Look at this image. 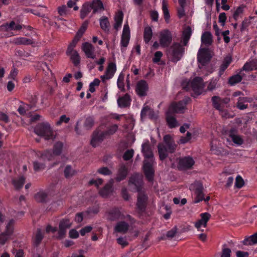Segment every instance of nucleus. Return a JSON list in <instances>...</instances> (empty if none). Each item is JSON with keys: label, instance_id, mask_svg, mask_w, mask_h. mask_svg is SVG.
Returning <instances> with one entry per match:
<instances>
[{"label": "nucleus", "instance_id": "nucleus-1", "mask_svg": "<svg viewBox=\"0 0 257 257\" xmlns=\"http://www.w3.org/2000/svg\"><path fill=\"white\" fill-rule=\"evenodd\" d=\"M142 151L145 158L143 166L144 171L146 178L149 181H151L154 178V171L153 168V165L154 158L148 141L145 142L142 145Z\"/></svg>", "mask_w": 257, "mask_h": 257}, {"label": "nucleus", "instance_id": "nucleus-2", "mask_svg": "<svg viewBox=\"0 0 257 257\" xmlns=\"http://www.w3.org/2000/svg\"><path fill=\"white\" fill-rule=\"evenodd\" d=\"M186 102L181 101L178 103L173 102L170 105L166 112V121L170 128H173L179 126V123L177 121L174 114L176 113H182L185 108Z\"/></svg>", "mask_w": 257, "mask_h": 257}, {"label": "nucleus", "instance_id": "nucleus-3", "mask_svg": "<svg viewBox=\"0 0 257 257\" xmlns=\"http://www.w3.org/2000/svg\"><path fill=\"white\" fill-rule=\"evenodd\" d=\"M164 144L158 145L159 157L161 160L167 158L169 153H173L176 150V145L169 135H166L163 138Z\"/></svg>", "mask_w": 257, "mask_h": 257}, {"label": "nucleus", "instance_id": "nucleus-4", "mask_svg": "<svg viewBox=\"0 0 257 257\" xmlns=\"http://www.w3.org/2000/svg\"><path fill=\"white\" fill-rule=\"evenodd\" d=\"M35 133L43 137L46 140H53L55 138L54 132L47 122H43L39 124L35 128Z\"/></svg>", "mask_w": 257, "mask_h": 257}, {"label": "nucleus", "instance_id": "nucleus-5", "mask_svg": "<svg viewBox=\"0 0 257 257\" xmlns=\"http://www.w3.org/2000/svg\"><path fill=\"white\" fill-rule=\"evenodd\" d=\"M183 49L180 44L174 43L168 50L167 55L171 61L176 63L183 55Z\"/></svg>", "mask_w": 257, "mask_h": 257}, {"label": "nucleus", "instance_id": "nucleus-6", "mask_svg": "<svg viewBox=\"0 0 257 257\" xmlns=\"http://www.w3.org/2000/svg\"><path fill=\"white\" fill-rule=\"evenodd\" d=\"M228 136L227 141L232 142L233 145L236 146H240L244 143L243 136L239 135L237 130L236 129H230L228 132Z\"/></svg>", "mask_w": 257, "mask_h": 257}, {"label": "nucleus", "instance_id": "nucleus-7", "mask_svg": "<svg viewBox=\"0 0 257 257\" xmlns=\"http://www.w3.org/2000/svg\"><path fill=\"white\" fill-rule=\"evenodd\" d=\"M159 43L162 47H168L171 44L172 40V36L171 32L165 29L159 33Z\"/></svg>", "mask_w": 257, "mask_h": 257}, {"label": "nucleus", "instance_id": "nucleus-8", "mask_svg": "<svg viewBox=\"0 0 257 257\" xmlns=\"http://www.w3.org/2000/svg\"><path fill=\"white\" fill-rule=\"evenodd\" d=\"M200 218L194 222V226L198 231H203V228H205L207 223L209 220L211 215L207 212L202 213L200 214Z\"/></svg>", "mask_w": 257, "mask_h": 257}, {"label": "nucleus", "instance_id": "nucleus-9", "mask_svg": "<svg viewBox=\"0 0 257 257\" xmlns=\"http://www.w3.org/2000/svg\"><path fill=\"white\" fill-rule=\"evenodd\" d=\"M51 155L50 152H46L45 154L42 155L38 159L34 162V169L35 171H40L44 169L45 167V161L52 160L49 156Z\"/></svg>", "mask_w": 257, "mask_h": 257}, {"label": "nucleus", "instance_id": "nucleus-10", "mask_svg": "<svg viewBox=\"0 0 257 257\" xmlns=\"http://www.w3.org/2000/svg\"><path fill=\"white\" fill-rule=\"evenodd\" d=\"M211 58L210 51L207 49H200L197 55L198 61L202 65L208 62Z\"/></svg>", "mask_w": 257, "mask_h": 257}, {"label": "nucleus", "instance_id": "nucleus-11", "mask_svg": "<svg viewBox=\"0 0 257 257\" xmlns=\"http://www.w3.org/2000/svg\"><path fill=\"white\" fill-rule=\"evenodd\" d=\"M190 86L197 95L201 94L204 88V84L201 77H195L190 83Z\"/></svg>", "mask_w": 257, "mask_h": 257}, {"label": "nucleus", "instance_id": "nucleus-12", "mask_svg": "<svg viewBox=\"0 0 257 257\" xmlns=\"http://www.w3.org/2000/svg\"><path fill=\"white\" fill-rule=\"evenodd\" d=\"M116 71V66L115 63L110 62L106 69L105 74L101 76L100 78L103 82L111 79Z\"/></svg>", "mask_w": 257, "mask_h": 257}, {"label": "nucleus", "instance_id": "nucleus-13", "mask_svg": "<svg viewBox=\"0 0 257 257\" xmlns=\"http://www.w3.org/2000/svg\"><path fill=\"white\" fill-rule=\"evenodd\" d=\"M130 39V30L128 24L126 23L124 26L122 31V33L121 38L120 44L121 46V50L123 48H126L129 43Z\"/></svg>", "mask_w": 257, "mask_h": 257}, {"label": "nucleus", "instance_id": "nucleus-14", "mask_svg": "<svg viewBox=\"0 0 257 257\" xmlns=\"http://www.w3.org/2000/svg\"><path fill=\"white\" fill-rule=\"evenodd\" d=\"M190 189L194 191V193L196 195L194 201L195 203H198L203 200V187L200 183L197 182L191 185Z\"/></svg>", "mask_w": 257, "mask_h": 257}, {"label": "nucleus", "instance_id": "nucleus-15", "mask_svg": "<svg viewBox=\"0 0 257 257\" xmlns=\"http://www.w3.org/2000/svg\"><path fill=\"white\" fill-rule=\"evenodd\" d=\"M82 50L87 58L92 59H95V48L91 44L88 42L83 43L82 45Z\"/></svg>", "mask_w": 257, "mask_h": 257}, {"label": "nucleus", "instance_id": "nucleus-16", "mask_svg": "<svg viewBox=\"0 0 257 257\" xmlns=\"http://www.w3.org/2000/svg\"><path fill=\"white\" fill-rule=\"evenodd\" d=\"M114 183L113 179H110L108 182L99 191V194L102 197L106 198L110 195L113 192L112 186Z\"/></svg>", "mask_w": 257, "mask_h": 257}, {"label": "nucleus", "instance_id": "nucleus-17", "mask_svg": "<svg viewBox=\"0 0 257 257\" xmlns=\"http://www.w3.org/2000/svg\"><path fill=\"white\" fill-rule=\"evenodd\" d=\"M212 101L213 106L218 110L222 117H228L227 113L223 110V105L221 102V98L218 96H213L212 97Z\"/></svg>", "mask_w": 257, "mask_h": 257}, {"label": "nucleus", "instance_id": "nucleus-18", "mask_svg": "<svg viewBox=\"0 0 257 257\" xmlns=\"http://www.w3.org/2000/svg\"><path fill=\"white\" fill-rule=\"evenodd\" d=\"M148 89L147 82L145 80H141L137 84L136 91L139 96H144L147 95Z\"/></svg>", "mask_w": 257, "mask_h": 257}, {"label": "nucleus", "instance_id": "nucleus-19", "mask_svg": "<svg viewBox=\"0 0 257 257\" xmlns=\"http://www.w3.org/2000/svg\"><path fill=\"white\" fill-rule=\"evenodd\" d=\"M105 138L104 132L95 131L93 135L91 144L93 147H95L98 146Z\"/></svg>", "mask_w": 257, "mask_h": 257}, {"label": "nucleus", "instance_id": "nucleus-20", "mask_svg": "<svg viewBox=\"0 0 257 257\" xmlns=\"http://www.w3.org/2000/svg\"><path fill=\"white\" fill-rule=\"evenodd\" d=\"M194 164V161L191 157H185L180 159L178 161V167L181 169L190 168Z\"/></svg>", "mask_w": 257, "mask_h": 257}, {"label": "nucleus", "instance_id": "nucleus-21", "mask_svg": "<svg viewBox=\"0 0 257 257\" xmlns=\"http://www.w3.org/2000/svg\"><path fill=\"white\" fill-rule=\"evenodd\" d=\"M148 197L143 192H139L138 196L137 206L138 208L141 210L143 211L145 209Z\"/></svg>", "mask_w": 257, "mask_h": 257}, {"label": "nucleus", "instance_id": "nucleus-22", "mask_svg": "<svg viewBox=\"0 0 257 257\" xmlns=\"http://www.w3.org/2000/svg\"><path fill=\"white\" fill-rule=\"evenodd\" d=\"M210 151L212 154L220 155L224 153L220 144L217 140H213L210 144Z\"/></svg>", "mask_w": 257, "mask_h": 257}, {"label": "nucleus", "instance_id": "nucleus-23", "mask_svg": "<svg viewBox=\"0 0 257 257\" xmlns=\"http://www.w3.org/2000/svg\"><path fill=\"white\" fill-rule=\"evenodd\" d=\"M123 18V14L122 11H118L114 15V24L113 26L114 29L117 31L121 27Z\"/></svg>", "mask_w": 257, "mask_h": 257}, {"label": "nucleus", "instance_id": "nucleus-24", "mask_svg": "<svg viewBox=\"0 0 257 257\" xmlns=\"http://www.w3.org/2000/svg\"><path fill=\"white\" fill-rule=\"evenodd\" d=\"M142 176L138 174L133 175L131 177L129 181V184L134 185L138 191H139L140 188L142 186Z\"/></svg>", "mask_w": 257, "mask_h": 257}, {"label": "nucleus", "instance_id": "nucleus-25", "mask_svg": "<svg viewBox=\"0 0 257 257\" xmlns=\"http://www.w3.org/2000/svg\"><path fill=\"white\" fill-rule=\"evenodd\" d=\"M23 28V26L14 21H12L10 23H7L2 26V29L6 31L12 30H20Z\"/></svg>", "mask_w": 257, "mask_h": 257}, {"label": "nucleus", "instance_id": "nucleus-26", "mask_svg": "<svg viewBox=\"0 0 257 257\" xmlns=\"http://www.w3.org/2000/svg\"><path fill=\"white\" fill-rule=\"evenodd\" d=\"M141 117H145L148 115L151 119H155L157 117L156 114L148 106L145 105L142 109L141 113Z\"/></svg>", "mask_w": 257, "mask_h": 257}, {"label": "nucleus", "instance_id": "nucleus-27", "mask_svg": "<svg viewBox=\"0 0 257 257\" xmlns=\"http://www.w3.org/2000/svg\"><path fill=\"white\" fill-rule=\"evenodd\" d=\"M93 10V13L95 14L104 10L103 4L100 0H93L90 3Z\"/></svg>", "mask_w": 257, "mask_h": 257}, {"label": "nucleus", "instance_id": "nucleus-28", "mask_svg": "<svg viewBox=\"0 0 257 257\" xmlns=\"http://www.w3.org/2000/svg\"><path fill=\"white\" fill-rule=\"evenodd\" d=\"M131 98L128 94H126L123 96L117 99V104L120 107H125L130 105L131 103Z\"/></svg>", "mask_w": 257, "mask_h": 257}, {"label": "nucleus", "instance_id": "nucleus-29", "mask_svg": "<svg viewBox=\"0 0 257 257\" xmlns=\"http://www.w3.org/2000/svg\"><path fill=\"white\" fill-rule=\"evenodd\" d=\"M127 174V169L124 166H121L116 174V176L115 177V180L117 182H119L123 179H124Z\"/></svg>", "mask_w": 257, "mask_h": 257}, {"label": "nucleus", "instance_id": "nucleus-30", "mask_svg": "<svg viewBox=\"0 0 257 257\" xmlns=\"http://www.w3.org/2000/svg\"><path fill=\"white\" fill-rule=\"evenodd\" d=\"M92 10V7L90 3H87L84 4L80 11V17L83 19L87 17Z\"/></svg>", "mask_w": 257, "mask_h": 257}, {"label": "nucleus", "instance_id": "nucleus-31", "mask_svg": "<svg viewBox=\"0 0 257 257\" xmlns=\"http://www.w3.org/2000/svg\"><path fill=\"white\" fill-rule=\"evenodd\" d=\"M201 42L206 46H209L212 42V37L211 34L209 32H205L201 36Z\"/></svg>", "mask_w": 257, "mask_h": 257}, {"label": "nucleus", "instance_id": "nucleus-32", "mask_svg": "<svg viewBox=\"0 0 257 257\" xmlns=\"http://www.w3.org/2000/svg\"><path fill=\"white\" fill-rule=\"evenodd\" d=\"M13 43L16 45H30L33 44V41L25 37H17L13 39Z\"/></svg>", "mask_w": 257, "mask_h": 257}, {"label": "nucleus", "instance_id": "nucleus-33", "mask_svg": "<svg viewBox=\"0 0 257 257\" xmlns=\"http://www.w3.org/2000/svg\"><path fill=\"white\" fill-rule=\"evenodd\" d=\"M63 148V144L61 142H57L54 146V148L53 152L51 151H47V152H50L51 155L49 156L51 159H53L55 156H57L60 154L62 149Z\"/></svg>", "mask_w": 257, "mask_h": 257}, {"label": "nucleus", "instance_id": "nucleus-34", "mask_svg": "<svg viewBox=\"0 0 257 257\" xmlns=\"http://www.w3.org/2000/svg\"><path fill=\"white\" fill-rule=\"evenodd\" d=\"M242 69L245 71H252L257 69V59L247 62L244 65Z\"/></svg>", "mask_w": 257, "mask_h": 257}, {"label": "nucleus", "instance_id": "nucleus-35", "mask_svg": "<svg viewBox=\"0 0 257 257\" xmlns=\"http://www.w3.org/2000/svg\"><path fill=\"white\" fill-rule=\"evenodd\" d=\"M67 54L70 57L71 61L75 65H77L80 63V58L78 53L75 51L67 52Z\"/></svg>", "mask_w": 257, "mask_h": 257}, {"label": "nucleus", "instance_id": "nucleus-36", "mask_svg": "<svg viewBox=\"0 0 257 257\" xmlns=\"http://www.w3.org/2000/svg\"><path fill=\"white\" fill-rule=\"evenodd\" d=\"M128 229V225L124 221L118 222L115 226L114 230L116 232L125 233Z\"/></svg>", "mask_w": 257, "mask_h": 257}, {"label": "nucleus", "instance_id": "nucleus-37", "mask_svg": "<svg viewBox=\"0 0 257 257\" xmlns=\"http://www.w3.org/2000/svg\"><path fill=\"white\" fill-rule=\"evenodd\" d=\"M153 36L152 29L150 26H146L144 28V40L146 43H148Z\"/></svg>", "mask_w": 257, "mask_h": 257}, {"label": "nucleus", "instance_id": "nucleus-38", "mask_svg": "<svg viewBox=\"0 0 257 257\" xmlns=\"http://www.w3.org/2000/svg\"><path fill=\"white\" fill-rule=\"evenodd\" d=\"M35 199L38 202H45L48 199V195L45 192L40 191L35 194Z\"/></svg>", "mask_w": 257, "mask_h": 257}, {"label": "nucleus", "instance_id": "nucleus-39", "mask_svg": "<svg viewBox=\"0 0 257 257\" xmlns=\"http://www.w3.org/2000/svg\"><path fill=\"white\" fill-rule=\"evenodd\" d=\"M25 181V178L22 176L14 179L12 183L16 189H19L23 186Z\"/></svg>", "mask_w": 257, "mask_h": 257}, {"label": "nucleus", "instance_id": "nucleus-40", "mask_svg": "<svg viewBox=\"0 0 257 257\" xmlns=\"http://www.w3.org/2000/svg\"><path fill=\"white\" fill-rule=\"evenodd\" d=\"M249 101V99L247 97L240 96L238 99L236 106L238 109L240 110H243L247 108V105L245 104L244 103Z\"/></svg>", "mask_w": 257, "mask_h": 257}, {"label": "nucleus", "instance_id": "nucleus-41", "mask_svg": "<svg viewBox=\"0 0 257 257\" xmlns=\"http://www.w3.org/2000/svg\"><path fill=\"white\" fill-rule=\"evenodd\" d=\"M243 243L244 245H251L257 243V232L255 234L245 238Z\"/></svg>", "mask_w": 257, "mask_h": 257}, {"label": "nucleus", "instance_id": "nucleus-42", "mask_svg": "<svg viewBox=\"0 0 257 257\" xmlns=\"http://www.w3.org/2000/svg\"><path fill=\"white\" fill-rule=\"evenodd\" d=\"M121 213L118 209H115L109 212L107 218L109 220H113L121 218Z\"/></svg>", "mask_w": 257, "mask_h": 257}, {"label": "nucleus", "instance_id": "nucleus-43", "mask_svg": "<svg viewBox=\"0 0 257 257\" xmlns=\"http://www.w3.org/2000/svg\"><path fill=\"white\" fill-rule=\"evenodd\" d=\"M101 28L104 31H108L110 27V24L108 18L105 17H102L99 20Z\"/></svg>", "mask_w": 257, "mask_h": 257}, {"label": "nucleus", "instance_id": "nucleus-44", "mask_svg": "<svg viewBox=\"0 0 257 257\" xmlns=\"http://www.w3.org/2000/svg\"><path fill=\"white\" fill-rule=\"evenodd\" d=\"M231 58L229 56L226 57L224 61H223L222 64L220 66V70L219 71V75L221 76L223 73L224 71L227 68L229 64L231 63Z\"/></svg>", "mask_w": 257, "mask_h": 257}, {"label": "nucleus", "instance_id": "nucleus-45", "mask_svg": "<svg viewBox=\"0 0 257 257\" xmlns=\"http://www.w3.org/2000/svg\"><path fill=\"white\" fill-rule=\"evenodd\" d=\"M15 221L14 219L10 220L7 224L5 232L8 235H11L14 232V225Z\"/></svg>", "mask_w": 257, "mask_h": 257}, {"label": "nucleus", "instance_id": "nucleus-46", "mask_svg": "<svg viewBox=\"0 0 257 257\" xmlns=\"http://www.w3.org/2000/svg\"><path fill=\"white\" fill-rule=\"evenodd\" d=\"M65 176L66 178H69L73 176L76 173V171L70 165H67L64 171Z\"/></svg>", "mask_w": 257, "mask_h": 257}, {"label": "nucleus", "instance_id": "nucleus-47", "mask_svg": "<svg viewBox=\"0 0 257 257\" xmlns=\"http://www.w3.org/2000/svg\"><path fill=\"white\" fill-rule=\"evenodd\" d=\"M192 31L189 27H187L183 32V43L185 45L188 43L191 35Z\"/></svg>", "mask_w": 257, "mask_h": 257}, {"label": "nucleus", "instance_id": "nucleus-48", "mask_svg": "<svg viewBox=\"0 0 257 257\" xmlns=\"http://www.w3.org/2000/svg\"><path fill=\"white\" fill-rule=\"evenodd\" d=\"M162 11L165 20L167 23H168L170 19V15L167 4L164 0L162 2Z\"/></svg>", "mask_w": 257, "mask_h": 257}, {"label": "nucleus", "instance_id": "nucleus-49", "mask_svg": "<svg viewBox=\"0 0 257 257\" xmlns=\"http://www.w3.org/2000/svg\"><path fill=\"white\" fill-rule=\"evenodd\" d=\"M43 238V234L41 229H38L37 230V232L33 238L34 243L36 245H38L41 242V241H42Z\"/></svg>", "mask_w": 257, "mask_h": 257}, {"label": "nucleus", "instance_id": "nucleus-50", "mask_svg": "<svg viewBox=\"0 0 257 257\" xmlns=\"http://www.w3.org/2000/svg\"><path fill=\"white\" fill-rule=\"evenodd\" d=\"M231 253V249L227 247V244H223L220 257H230Z\"/></svg>", "mask_w": 257, "mask_h": 257}, {"label": "nucleus", "instance_id": "nucleus-51", "mask_svg": "<svg viewBox=\"0 0 257 257\" xmlns=\"http://www.w3.org/2000/svg\"><path fill=\"white\" fill-rule=\"evenodd\" d=\"M241 80L242 77L239 74H236L229 78L228 83L231 85H233L237 83L240 82Z\"/></svg>", "mask_w": 257, "mask_h": 257}, {"label": "nucleus", "instance_id": "nucleus-52", "mask_svg": "<svg viewBox=\"0 0 257 257\" xmlns=\"http://www.w3.org/2000/svg\"><path fill=\"white\" fill-rule=\"evenodd\" d=\"M118 130V125L113 124L109 126L107 131L103 132L105 134V137L114 134Z\"/></svg>", "mask_w": 257, "mask_h": 257}, {"label": "nucleus", "instance_id": "nucleus-53", "mask_svg": "<svg viewBox=\"0 0 257 257\" xmlns=\"http://www.w3.org/2000/svg\"><path fill=\"white\" fill-rule=\"evenodd\" d=\"M71 224L72 223L69 219H64L60 221L59 227V228H64V229L67 230L71 227Z\"/></svg>", "mask_w": 257, "mask_h": 257}, {"label": "nucleus", "instance_id": "nucleus-54", "mask_svg": "<svg viewBox=\"0 0 257 257\" xmlns=\"http://www.w3.org/2000/svg\"><path fill=\"white\" fill-rule=\"evenodd\" d=\"M59 15L61 16H66L70 13L69 8L65 5H63L58 8Z\"/></svg>", "mask_w": 257, "mask_h": 257}, {"label": "nucleus", "instance_id": "nucleus-55", "mask_svg": "<svg viewBox=\"0 0 257 257\" xmlns=\"http://www.w3.org/2000/svg\"><path fill=\"white\" fill-rule=\"evenodd\" d=\"M244 185V181L243 178L240 176L238 175L235 178L234 187L240 189Z\"/></svg>", "mask_w": 257, "mask_h": 257}, {"label": "nucleus", "instance_id": "nucleus-56", "mask_svg": "<svg viewBox=\"0 0 257 257\" xmlns=\"http://www.w3.org/2000/svg\"><path fill=\"white\" fill-rule=\"evenodd\" d=\"M94 125V120L91 117H88L86 118L84 123V127L85 130H88L90 129Z\"/></svg>", "mask_w": 257, "mask_h": 257}, {"label": "nucleus", "instance_id": "nucleus-57", "mask_svg": "<svg viewBox=\"0 0 257 257\" xmlns=\"http://www.w3.org/2000/svg\"><path fill=\"white\" fill-rule=\"evenodd\" d=\"M80 38L78 37V36H76L74 39L73 40L72 42L70 43V44L69 45L67 52H70L72 51H75L74 48L76 46L77 43L79 41Z\"/></svg>", "mask_w": 257, "mask_h": 257}, {"label": "nucleus", "instance_id": "nucleus-58", "mask_svg": "<svg viewBox=\"0 0 257 257\" xmlns=\"http://www.w3.org/2000/svg\"><path fill=\"white\" fill-rule=\"evenodd\" d=\"M87 27L88 22H85L78 30L76 36H78L79 38H81L84 33V32H85L86 30L87 29Z\"/></svg>", "mask_w": 257, "mask_h": 257}, {"label": "nucleus", "instance_id": "nucleus-59", "mask_svg": "<svg viewBox=\"0 0 257 257\" xmlns=\"http://www.w3.org/2000/svg\"><path fill=\"white\" fill-rule=\"evenodd\" d=\"M134 152L133 150H127L123 156V158L124 160L127 161L131 159L134 156Z\"/></svg>", "mask_w": 257, "mask_h": 257}, {"label": "nucleus", "instance_id": "nucleus-60", "mask_svg": "<svg viewBox=\"0 0 257 257\" xmlns=\"http://www.w3.org/2000/svg\"><path fill=\"white\" fill-rule=\"evenodd\" d=\"M123 79H124L123 75L122 74H120L118 77L117 81V86L121 90L124 89V84H123Z\"/></svg>", "mask_w": 257, "mask_h": 257}, {"label": "nucleus", "instance_id": "nucleus-61", "mask_svg": "<svg viewBox=\"0 0 257 257\" xmlns=\"http://www.w3.org/2000/svg\"><path fill=\"white\" fill-rule=\"evenodd\" d=\"M242 12H243L242 8H241L240 7L237 8L233 13V18L235 20H237L238 19L239 17L242 14Z\"/></svg>", "mask_w": 257, "mask_h": 257}, {"label": "nucleus", "instance_id": "nucleus-62", "mask_svg": "<svg viewBox=\"0 0 257 257\" xmlns=\"http://www.w3.org/2000/svg\"><path fill=\"white\" fill-rule=\"evenodd\" d=\"M191 139V134L190 133H187L186 136L185 137H182L180 138L179 141V143L184 144L188 142Z\"/></svg>", "mask_w": 257, "mask_h": 257}, {"label": "nucleus", "instance_id": "nucleus-63", "mask_svg": "<svg viewBox=\"0 0 257 257\" xmlns=\"http://www.w3.org/2000/svg\"><path fill=\"white\" fill-rule=\"evenodd\" d=\"M97 172L103 175H109L111 174V171L107 167L100 168L98 170Z\"/></svg>", "mask_w": 257, "mask_h": 257}, {"label": "nucleus", "instance_id": "nucleus-64", "mask_svg": "<svg viewBox=\"0 0 257 257\" xmlns=\"http://www.w3.org/2000/svg\"><path fill=\"white\" fill-rule=\"evenodd\" d=\"M150 17L154 22H158L159 18V13L157 11L153 10L150 12Z\"/></svg>", "mask_w": 257, "mask_h": 257}]
</instances>
